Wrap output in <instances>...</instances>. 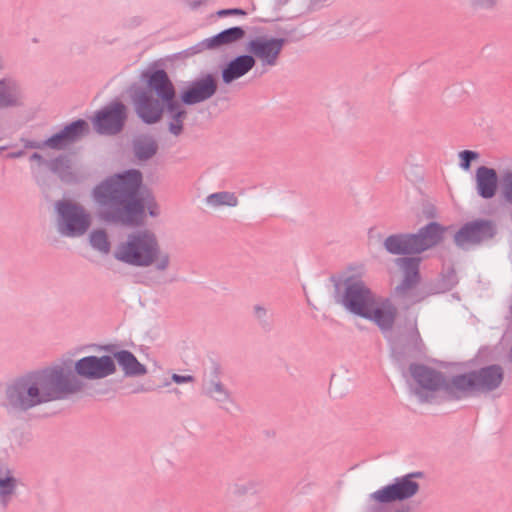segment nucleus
I'll use <instances>...</instances> for the list:
<instances>
[{
	"label": "nucleus",
	"instance_id": "obj_1",
	"mask_svg": "<svg viewBox=\"0 0 512 512\" xmlns=\"http://www.w3.org/2000/svg\"><path fill=\"white\" fill-rule=\"evenodd\" d=\"M83 386L72 372V362L67 360L31 373L10 385L3 405L9 410H27L79 393Z\"/></svg>",
	"mask_w": 512,
	"mask_h": 512
},
{
	"label": "nucleus",
	"instance_id": "obj_2",
	"mask_svg": "<svg viewBox=\"0 0 512 512\" xmlns=\"http://www.w3.org/2000/svg\"><path fill=\"white\" fill-rule=\"evenodd\" d=\"M141 182L140 172L131 170L110 177L97 185L93 189L92 197L97 205L107 207L106 211L101 212V217L134 226L144 222L145 208L151 216H157L159 208L153 196L149 192L141 198L136 195Z\"/></svg>",
	"mask_w": 512,
	"mask_h": 512
},
{
	"label": "nucleus",
	"instance_id": "obj_3",
	"mask_svg": "<svg viewBox=\"0 0 512 512\" xmlns=\"http://www.w3.org/2000/svg\"><path fill=\"white\" fill-rule=\"evenodd\" d=\"M144 77L147 90L136 93L133 99L138 116L145 123H155L161 119L166 108L172 117L169 130L172 134L179 135L186 112L175 99V88L167 73L164 70H156L146 73Z\"/></svg>",
	"mask_w": 512,
	"mask_h": 512
},
{
	"label": "nucleus",
	"instance_id": "obj_4",
	"mask_svg": "<svg viewBox=\"0 0 512 512\" xmlns=\"http://www.w3.org/2000/svg\"><path fill=\"white\" fill-rule=\"evenodd\" d=\"M113 257L133 267H153L157 271H166L171 257L155 233L149 230L132 232L119 241L114 248Z\"/></svg>",
	"mask_w": 512,
	"mask_h": 512
},
{
	"label": "nucleus",
	"instance_id": "obj_5",
	"mask_svg": "<svg viewBox=\"0 0 512 512\" xmlns=\"http://www.w3.org/2000/svg\"><path fill=\"white\" fill-rule=\"evenodd\" d=\"M410 372L416 383L415 395L421 401L459 399V396L450 393L454 385V377L450 382H445L441 373L424 365L411 366Z\"/></svg>",
	"mask_w": 512,
	"mask_h": 512
},
{
	"label": "nucleus",
	"instance_id": "obj_6",
	"mask_svg": "<svg viewBox=\"0 0 512 512\" xmlns=\"http://www.w3.org/2000/svg\"><path fill=\"white\" fill-rule=\"evenodd\" d=\"M503 379V368L499 365H490L475 372L454 376V385L450 393L459 396L460 399L474 391L490 392L500 387Z\"/></svg>",
	"mask_w": 512,
	"mask_h": 512
},
{
	"label": "nucleus",
	"instance_id": "obj_7",
	"mask_svg": "<svg viewBox=\"0 0 512 512\" xmlns=\"http://www.w3.org/2000/svg\"><path fill=\"white\" fill-rule=\"evenodd\" d=\"M56 210L57 226L61 234L67 237H79L89 229L91 217L81 205L62 200L56 203Z\"/></svg>",
	"mask_w": 512,
	"mask_h": 512
},
{
	"label": "nucleus",
	"instance_id": "obj_8",
	"mask_svg": "<svg viewBox=\"0 0 512 512\" xmlns=\"http://www.w3.org/2000/svg\"><path fill=\"white\" fill-rule=\"evenodd\" d=\"M375 295L360 279H347L342 304L352 313L362 316Z\"/></svg>",
	"mask_w": 512,
	"mask_h": 512
},
{
	"label": "nucleus",
	"instance_id": "obj_9",
	"mask_svg": "<svg viewBox=\"0 0 512 512\" xmlns=\"http://www.w3.org/2000/svg\"><path fill=\"white\" fill-rule=\"evenodd\" d=\"M419 490V484L407 475L396 479L393 484L387 485L370 495V499L377 503H390L403 501L413 497Z\"/></svg>",
	"mask_w": 512,
	"mask_h": 512
},
{
	"label": "nucleus",
	"instance_id": "obj_10",
	"mask_svg": "<svg viewBox=\"0 0 512 512\" xmlns=\"http://www.w3.org/2000/svg\"><path fill=\"white\" fill-rule=\"evenodd\" d=\"M75 372L78 376L89 379L97 380L105 378L113 374L116 370L114 359L108 355L86 356L74 364Z\"/></svg>",
	"mask_w": 512,
	"mask_h": 512
},
{
	"label": "nucleus",
	"instance_id": "obj_11",
	"mask_svg": "<svg viewBox=\"0 0 512 512\" xmlns=\"http://www.w3.org/2000/svg\"><path fill=\"white\" fill-rule=\"evenodd\" d=\"M126 118V107L120 102H113L96 114L93 123L97 132L111 135L121 131Z\"/></svg>",
	"mask_w": 512,
	"mask_h": 512
},
{
	"label": "nucleus",
	"instance_id": "obj_12",
	"mask_svg": "<svg viewBox=\"0 0 512 512\" xmlns=\"http://www.w3.org/2000/svg\"><path fill=\"white\" fill-rule=\"evenodd\" d=\"M285 40L274 37H257L248 43V50L263 66L272 67L278 62Z\"/></svg>",
	"mask_w": 512,
	"mask_h": 512
},
{
	"label": "nucleus",
	"instance_id": "obj_13",
	"mask_svg": "<svg viewBox=\"0 0 512 512\" xmlns=\"http://www.w3.org/2000/svg\"><path fill=\"white\" fill-rule=\"evenodd\" d=\"M397 315L396 308L387 299L375 298L361 317L373 321L380 329H390Z\"/></svg>",
	"mask_w": 512,
	"mask_h": 512
},
{
	"label": "nucleus",
	"instance_id": "obj_14",
	"mask_svg": "<svg viewBox=\"0 0 512 512\" xmlns=\"http://www.w3.org/2000/svg\"><path fill=\"white\" fill-rule=\"evenodd\" d=\"M217 90V83L211 74H207L201 79L191 83V85L182 93L183 103L192 105L203 102L211 98Z\"/></svg>",
	"mask_w": 512,
	"mask_h": 512
},
{
	"label": "nucleus",
	"instance_id": "obj_15",
	"mask_svg": "<svg viewBox=\"0 0 512 512\" xmlns=\"http://www.w3.org/2000/svg\"><path fill=\"white\" fill-rule=\"evenodd\" d=\"M493 234L492 225L488 221H474L463 226L455 235L458 245L477 243Z\"/></svg>",
	"mask_w": 512,
	"mask_h": 512
},
{
	"label": "nucleus",
	"instance_id": "obj_16",
	"mask_svg": "<svg viewBox=\"0 0 512 512\" xmlns=\"http://www.w3.org/2000/svg\"><path fill=\"white\" fill-rule=\"evenodd\" d=\"M392 274L394 278L403 280L400 285H397L396 290L404 292L418 280V262L412 258L399 259L396 261Z\"/></svg>",
	"mask_w": 512,
	"mask_h": 512
},
{
	"label": "nucleus",
	"instance_id": "obj_17",
	"mask_svg": "<svg viewBox=\"0 0 512 512\" xmlns=\"http://www.w3.org/2000/svg\"><path fill=\"white\" fill-rule=\"evenodd\" d=\"M444 228L437 223H430L419 230L416 234H411L413 238V247L415 253H421L437 245L443 239Z\"/></svg>",
	"mask_w": 512,
	"mask_h": 512
},
{
	"label": "nucleus",
	"instance_id": "obj_18",
	"mask_svg": "<svg viewBox=\"0 0 512 512\" xmlns=\"http://www.w3.org/2000/svg\"><path fill=\"white\" fill-rule=\"evenodd\" d=\"M88 131V125L83 120H78L65 127L60 133L54 135L46 141V145L51 148L61 149L83 136Z\"/></svg>",
	"mask_w": 512,
	"mask_h": 512
},
{
	"label": "nucleus",
	"instance_id": "obj_19",
	"mask_svg": "<svg viewBox=\"0 0 512 512\" xmlns=\"http://www.w3.org/2000/svg\"><path fill=\"white\" fill-rule=\"evenodd\" d=\"M476 188L478 194L486 199L495 196L498 186V176L493 168L480 166L475 174Z\"/></svg>",
	"mask_w": 512,
	"mask_h": 512
},
{
	"label": "nucleus",
	"instance_id": "obj_20",
	"mask_svg": "<svg viewBox=\"0 0 512 512\" xmlns=\"http://www.w3.org/2000/svg\"><path fill=\"white\" fill-rule=\"evenodd\" d=\"M256 60L252 55H241L230 61L222 71L224 83L230 84L247 74L254 66Z\"/></svg>",
	"mask_w": 512,
	"mask_h": 512
},
{
	"label": "nucleus",
	"instance_id": "obj_21",
	"mask_svg": "<svg viewBox=\"0 0 512 512\" xmlns=\"http://www.w3.org/2000/svg\"><path fill=\"white\" fill-rule=\"evenodd\" d=\"M245 36V31L241 27H232L226 29L219 34L207 38L201 42L202 49H218L238 42Z\"/></svg>",
	"mask_w": 512,
	"mask_h": 512
},
{
	"label": "nucleus",
	"instance_id": "obj_22",
	"mask_svg": "<svg viewBox=\"0 0 512 512\" xmlns=\"http://www.w3.org/2000/svg\"><path fill=\"white\" fill-rule=\"evenodd\" d=\"M22 93L19 85L12 79L0 80V108L18 105Z\"/></svg>",
	"mask_w": 512,
	"mask_h": 512
},
{
	"label": "nucleus",
	"instance_id": "obj_23",
	"mask_svg": "<svg viewBox=\"0 0 512 512\" xmlns=\"http://www.w3.org/2000/svg\"><path fill=\"white\" fill-rule=\"evenodd\" d=\"M384 246L392 254H414L411 234L392 235L386 238Z\"/></svg>",
	"mask_w": 512,
	"mask_h": 512
},
{
	"label": "nucleus",
	"instance_id": "obj_24",
	"mask_svg": "<svg viewBox=\"0 0 512 512\" xmlns=\"http://www.w3.org/2000/svg\"><path fill=\"white\" fill-rule=\"evenodd\" d=\"M115 359L128 376H141L146 374L147 370L135 356L128 351H120L115 354Z\"/></svg>",
	"mask_w": 512,
	"mask_h": 512
},
{
	"label": "nucleus",
	"instance_id": "obj_25",
	"mask_svg": "<svg viewBox=\"0 0 512 512\" xmlns=\"http://www.w3.org/2000/svg\"><path fill=\"white\" fill-rule=\"evenodd\" d=\"M205 202L209 207L217 209L220 207H236L239 201L234 193L222 191L208 195Z\"/></svg>",
	"mask_w": 512,
	"mask_h": 512
},
{
	"label": "nucleus",
	"instance_id": "obj_26",
	"mask_svg": "<svg viewBox=\"0 0 512 512\" xmlns=\"http://www.w3.org/2000/svg\"><path fill=\"white\" fill-rule=\"evenodd\" d=\"M203 391L205 395L218 402H226L230 400V392L216 378L206 381L203 385Z\"/></svg>",
	"mask_w": 512,
	"mask_h": 512
},
{
	"label": "nucleus",
	"instance_id": "obj_27",
	"mask_svg": "<svg viewBox=\"0 0 512 512\" xmlns=\"http://www.w3.org/2000/svg\"><path fill=\"white\" fill-rule=\"evenodd\" d=\"M16 487V479L10 470H0V498L6 504Z\"/></svg>",
	"mask_w": 512,
	"mask_h": 512
},
{
	"label": "nucleus",
	"instance_id": "obj_28",
	"mask_svg": "<svg viewBox=\"0 0 512 512\" xmlns=\"http://www.w3.org/2000/svg\"><path fill=\"white\" fill-rule=\"evenodd\" d=\"M89 241L91 246L102 254H108L111 250L108 235L104 230H94L89 236Z\"/></svg>",
	"mask_w": 512,
	"mask_h": 512
},
{
	"label": "nucleus",
	"instance_id": "obj_29",
	"mask_svg": "<svg viewBox=\"0 0 512 512\" xmlns=\"http://www.w3.org/2000/svg\"><path fill=\"white\" fill-rule=\"evenodd\" d=\"M134 150L139 160H147L156 153L157 146L152 139H142L135 142Z\"/></svg>",
	"mask_w": 512,
	"mask_h": 512
},
{
	"label": "nucleus",
	"instance_id": "obj_30",
	"mask_svg": "<svg viewBox=\"0 0 512 512\" xmlns=\"http://www.w3.org/2000/svg\"><path fill=\"white\" fill-rule=\"evenodd\" d=\"M458 157L460 160V167L463 170L468 171L470 169L471 162L477 160L479 154L475 151L464 150L459 153Z\"/></svg>",
	"mask_w": 512,
	"mask_h": 512
},
{
	"label": "nucleus",
	"instance_id": "obj_31",
	"mask_svg": "<svg viewBox=\"0 0 512 512\" xmlns=\"http://www.w3.org/2000/svg\"><path fill=\"white\" fill-rule=\"evenodd\" d=\"M171 378L177 384L192 383L195 381V378L192 375H179L174 373Z\"/></svg>",
	"mask_w": 512,
	"mask_h": 512
},
{
	"label": "nucleus",
	"instance_id": "obj_32",
	"mask_svg": "<svg viewBox=\"0 0 512 512\" xmlns=\"http://www.w3.org/2000/svg\"><path fill=\"white\" fill-rule=\"evenodd\" d=\"M470 2L480 8H491L497 4L498 0H470Z\"/></svg>",
	"mask_w": 512,
	"mask_h": 512
},
{
	"label": "nucleus",
	"instance_id": "obj_33",
	"mask_svg": "<svg viewBox=\"0 0 512 512\" xmlns=\"http://www.w3.org/2000/svg\"><path fill=\"white\" fill-rule=\"evenodd\" d=\"M245 12L241 9H226L221 10L218 12V15L220 16H226V15H244Z\"/></svg>",
	"mask_w": 512,
	"mask_h": 512
},
{
	"label": "nucleus",
	"instance_id": "obj_34",
	"mask_svg": "<svg viewBox=\"0 0 512 512\" xmlns=\"http://www.w3.org/2000/svg\"><path fill=\"white\" fill-rule=\"evenodd\" d=\"M248 490V486L247 485H239V486H236V493L238 494H245Z\"/></svg>",
	"mask_w": 512,
	"mask_h": 512
},
{
	"label": "nucleus",
	"instance_id": "obj_35",
	"mask_svg": "<svg viewBox=\"0 0 512 512\" xmlns=\"http://www.w3.org/2000/svg\"><path fill=\"white\" fill-rule=\"evenodd\" d=\"M256 313H257L258 317L261 318V317L265 316L266 311L264 308L256 307Z\"/></svg>",
	"mask_w": 512,
	"mask_h": 512
},
{
	"label": "nucleus",
	"instance_id": "obj_36",
	"mask_svg": "<svg viewBox=\"0 0 512 512\" xmlns=\"http://www.w3.org/2000/svg\"><path fill=\"white\" fill-rule=\"evenodd\" d=\"M40 158H41V156L39 154H33L31 157V159L37 160V161L40 160Z\"/></svg>",
	"mask_w": 512,
	"mask_h": 512
},
{
	"label": "nucleus",
	"instance_id": "obj_37",
	"mask_svg": "<svg viewBox=\"0 0 512 512\" xmlns=\"http://www.w3.org/2000/svg\"><path fill=\"white\" fill-rule=\"evenodd\" d=\"M4 68V60L3 58L0 56V70H2Z\"/></svg>",
	"mask_w": 512,
	"mask_h": 512
},
{
	"label": "nucleus",
	"instance_id": "obj_38",
	"mask_svg": "<svg viewBox=\"0 0 512 512\" xmlns=\"http://www.w3.org/2000/svg\"><path fill=\"white\" fill-rule=\"evenodd\" d=\"M58 162H59V161H56V162H55V164H54V166H53V169H54L55 171H57V172H59Z\"/></svg>",
	"mask_w": 512,
	"mask_h": 512
},
{
	"label": "nucleus",
	"instance_id": "obj_39",
	"mask_svg": "<svg viewBox=\"0 0 512 512\" xmlns=\"http://www.w3.org/2000/svg\"><path fill=\"white\" fill-rule=\"evenodd\" d=\"M21 155H22V153H16V154H13L12 156L13 157H18V156H21Z\"/></svg>",
	"mask_w": 512,
	"mask_h": 512
}]
</instances>
